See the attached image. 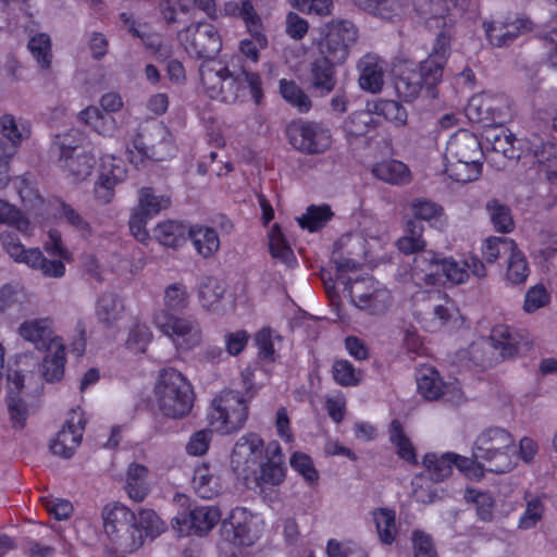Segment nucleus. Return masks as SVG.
I'll use <instances>...</instances> for the list:
<instances>
[{
    "mask_svg": "<svg viewBox=\"0 0 557 557\" xmlns=\"http://www.w3.org/2000/svg\"><path fill=\"white\" fill-rule=\"evenodd\" d=\"M2 246L9 256L16 262L25 263L38 270L47 277H62L65 265L61 260H49L38 248L25 249L20 239L12 233L2 235Z\"/></svg>",
    "mask_w": 557,
    "mask_h": 557,
    "instance_id": "15",
    "label": "nucleus"
},
{
    "mask_svg": "<svg viewBox=\"0 0 557 557\" xmlns=\"http://www.w3.org/2000/svg\"><path fill=\"white\" fill-rule=\"evenodd\" d=\"M165 530L164 522L152 509H140L129 529V535L121 542V548L134 553L145 543L146 537H156Z\"/></svg>",
    "mask_w": 557,
    "mask_h": 557,
    "instance_id": "19",
    "label": "nucleus"
},
{
    "mask_svg": "<svg viewBox=\"0 0 557 557\" xmlns=\"http://www.w3.org/2000/svg\"><path fill=\"white\" fill-rule=\"evenodd\" d=\"M457 4V0H430L429 10L425 12L428 17L425 24L428 27H437L440 22L443 26H449L453 22L451 9Z\"/></svg>",
    "mask_w": 557,
    "mask_h": 557,
    "instance_id": "61",
    "label": "nucleus"
},
{
    "mask_svg": "<svg viewBox=\"0 0 557 557\" xmlns=\"http://www.w3.org/2000/svg\"><path fill=\"white\" fill-rule=\"evenodd\" d=\"M268 457V445L256 433L240 436L234 445L231 466L237 475L244 479L250 478L257 472L258 466Z\"/></svg>",
    "mask_w": 557,
    "mask_h": 557,
    "instance_id": "16",
    "label": "nucleus"
},
{
    "mask_svg": "<svg viewBox=\"0 0 557 557\" xmlns=\"http://www.w3.org/2000/svg\"><path fill=\"white\" fill-rule=\"evenodd\" d=\"M154 399L162 414L172 419H181L191 410L193 388L180 371L165 368L159 372L154 385Z\"/></svg>",
    "mask_w": 557,
    "mask_h": 557,
    "instance_id": "4",
    "label": "nucleus"
},
{
    "mask_svg": "<svg viewBox=\"0 0 557 557\" xmlns=\"http://www.w3.org/2000/svg\"><path fill=\"white\" fill-rule=\"evenodd\" d=\"M423 225L417 221L409 220L406 226L405 235L397 242L398 249L406 253H419L425 247V240L422 237Z\"/></svg>",
    "mask_w": 557,
    "mask_h": 557,
    "instance_id": "57",
    "label": "nucleus"
},
{
    "mask_svg": "<svg viewBox=\"0 0 557 557\" xmlns=\"http://www.w3.org/2000/svg\"><path fill=\"white\" fill-rule=\"evenodd\" d=\"M0 223L15 228L24 236H30L34 225L29 219L15 206L0 199Z\"/></svg>",
    "mask_w": 557,
    "mask_h": 557,
    "instance_id": "52",
    "label": "nucleus"
},
{
    "mask_svg": "<svg viewBox=\"0 0 557 557\" xmlns=\"http://www.w3.org/2000/svg\"><path fill=\"white\" fill-rule=\"evenodd\" d=\"M280 94L286 102L296 108L300 113H306L311 109V99L293 81L281 79Z\"/></svg>",
    "mask_w": 557,
    "mask_h": 557,
    "instance_id": "60",
    "label": "nucleus"
},
{
    "mask_svg": "<svg viewBox=\"0 0 557 557\" xmlns=\"http://www.w3.org/2000/svg\"><path fill=\"white\" fill-rule=\"evenodd\" d=\"M199 75L205 92L211 99L227 104L249 99L259 103L263 96L259 74L234 62L205 61L199 67Z\"/></svg>",
    "mask_w": 557,
    "mask_h": 557,
    "instance_id": "1",
    "label": "nucleus"
},
{
    "mask_svg": "<svg viewBox=\"0 0 557 557\" xmlns=\"http://www.w3.org/2000/svg\"><path fill=\"white\" fill-rule=\"evenodd\" d=\"M124 311V301L116 293L103 292L96 299L95 315L104 327L114 326L122 320Z\"/></svg>",
    "mask_w": 557,
    "mask_h": 557,
    "instance_id": "36",
    "label": "nucleus"
},
{
    "mask_svg": "<svg viewBox=\"0 0 557 557\" xmlns=\"http://www.w3.org/2000/svg\"><path fill=\"white\" fill-rule=\"evenodd\" d=\"M441 264L432 250H423L413 258L411 267V278L417 285H436L441 282Z\"/></svg>",
    "mask_w": 557,
    "mask_h": 557,
    "instance_id": "33",
    "label": "nucleus"
},
{
    "mask_svg": "<svg viewBox=\"0 0 557 557\" xmlns=\"http://www.w3.org/2000/svg\"><path fill=\"white\" fill-rule=\"evenodd\" d=\"M530 149L540 165V174L552 183L557 182V148L555 145L535 138L531 143Z\"/></svg>",
    "mask_w": 557,
    "mask_h": 557,
    "instance_id": "41",
    "label": "nucleus"
},
{
    "mask_svg": "<svg viewBox=\"0 0 557 557\" xmlns=\"http://www.w3.org/2000/svg\"><path fill=\"white\" fill-rule=\"evenodd\" d=\"M188 304L189 293L187 287L181 282H175L164 288L163 308L159 310H166L171 313L180 312L186 309Z\"/></svg>",
    "mask_w": 557,
    "mask_h": 557,
    "instance_id": "58",
    "label": "nucleus"
},
{
    "mask_svg": "<svg viewBox=\"0 0 557 557\" xmlns=\"http://www.w3.org/2000/svg\"><path fill=\"white\" fill-rule=\"evenodd\" d=\"M247 400L239 392L225 389L212 400L210 424L223 434L236 432L247 419Z\"/></svg>",
    "mask_w": 557,
    "mask_h": 557,
    "instance_id": "9",
    "label": "nucleus"
},
{
    "mask_svg": "<svg viewBox=\"0 0 557 557\" xmlns=\"http://www.w3.org/2000/svg\"><path fill=\"white\" fill-rule=\"evenodd\" d=\"M120 18L127 30L134 37L140 38L145 47L149 49L157 59L165 60L171 55L170 46L163 44L158 35L149 33L146 23L136 21L131 14L125 12L121 13Z\"/></svg>",
    "mask_w": 557,
    "mask_h": 557,
    "instance_id": "34",
    "label": "nucleus"
},
{
    "mask_svg": "<svg viewBox=\"0 0 557 557\" xmlns=\"http://www.w3.org/2000/svg\"><path fill=\"white\" fill-rule=\"evenodd\" d=\"M337 280L345 284L351 304L367 314L383 315L393 304L391 292L373 277L344 282L342 276H338Z\"/></svg>",
    "mask_w": 557,
    "mask_h": 557,
    "instance_id": "8",
    "label": "nucleus"
},
{
    "mask_svg": "<svg viewBox=\"0 0 557 557\" xmlns=\"http://www.w3.org/2000/svg\"><path fill=\"white\" fill-rule=\"evenodd\" d=\"M32 136V123L22 115H0V189L10 181V162Z\"/></svg>",
    "mask_w": 557,
    "mask_h": 557,
    "instance_id": "7",
    "label": "nucleus"
},
{
    "mask_svg": "<svg viewBox=\"0 0 557 557\" xmlns=\"http://www.w3.org/2000/svg\"><path fill=\"white\" fill-rule=\"evenodd\" d=\"M335 63L326 55L319 54L310 67V83L313 89L319 90L321 95L331 92L335 87L334 66Z\"/></svg>",
    "mask_w": 557,
    "mask_h": 557,
    "instance_id": "40",
    "label": "nucleus"
},
{
    "mask_svg": "<svg viewBox=\"0 0 557 557\" xmlns=\"http://www.w3.org/2000/svg\"><path fill=\"white\" fill-rule=\"evenodd\" d=\"M426 475L431 481L441 482L453 473V462L450 453L437 455L429 453L423 457Z\"/></svg>",
    "mask_w": 557,
    "mask_h": 557,
    "instance_id": "53",
    "label": "nucleus"
},
{
    "mask_svg": "<svg viewBox=\"0 0 557 557\" xmlns=\"http://www.w3.org/2000/svg\"><path fill=\"white\" fill-rule=\"evenodd\" d=\"M85 137L83 132L77 128H70L60 133L54 138V147L59 150L60 161H65L73 156L74 151L79 148Z\"/></svg>",
    "mask_w": 557,
    "mask_h": 557,
    "instance_id": "64",
    "label": "nucleus"
},
{
    "mask_svg": "<svg viewBox=\"0 0 557 557\" xmlns=\"http://www.w3.org/2000/svg\"><path fill=\"white\" fill-rule=\"evenodd\" d=\"M188 230L182 222L168 220L156 225L153 237L160 245L176 249L186 242Z\"/></svg>",
    "mask_w": 557,
    "mask_h": 557,
    "instance_id": "42",
    "label": "nucleus"
},
{
    "mask_svg": "<svg viewBox=\"0 0 557 557\" xmlns=\"http://www.w3.org/2000/svg\"><path fill=\"white\" fill-rule=\"evenodd\" d=\"M49 208L58 219L73 227L82 237L91 235L92 228L89 222L71 205L61 199H54L49 202Z\"/></svg>",
    "mask_w": 557,
    "mask_h": 557,
    "instance_id": "46",
    "label": "nucleus"
},
{
    "mask_svg": "<svg viewBox=\"0 0 557 557\" xmlns=\"http://www.w3.org/2000/svg\"><path fill=\"white\" fill-rule=\"evenodd\" d=\"M527 17L506 16L484 23L486 37L491 45L504 47L511 44L520 34L531 29Z\"/></svg>",
    "mask_w": 557,
    "mask_h": 557,
    "instance_id": "22",
    "label": "nucleus"
},
{
    "mask_svg": "<svg viewBox=\"0 0 557 557\" xmlns=\"http://www.w3.org/2000/svg\"><path fill=\"white\" fill-rule=\"evenodd\" d=\"M124 490L132 500L141 503L150 493L148 468L137 462L129 463L125 474Z\"/></svg>",
    "mask_w": 557,
    "mask_h": 557,
    "instance_id": "38",
    "label": "nucleus"
},
{
    "mask_svg": "<svg viewBox=\"0 0 557 557\" xmlns=\"http://www.w3.org/2000/svg\"><path fill=\"white\" fill-rule=\"evenodd\" d=\"M95 159L91 154H76L63 161V169L75 183L85 181L90 176L94 169Z\"/></svg>",
    "mask_w": 557,
    "mask_h": 557,
    "instance_id": "63",
    "label": "nucleus"
},
{
    "mask_svg": "<svg viewBox=\"0 0 557 557\" xmlns=\"http://www.w3.org/2000/svg\"><path fill=\"white\" fill-rule=\"evenodd\" d=\"M416 379L419 394L428 400L443 399L447 403L458 404L462 399L459 383L457 381L444 382L433 367L420 368Z\"/></svg>",
    "mask_w": 557,
    "mask_h": 557,
    "instance_id": "18",
    "label": "nucleus"
},
{
    "mask_svg": "<svg viewBox=\"0 0 557 557\" xmlns=\"http://www.w3.org/2000/svg\"><path fill=\"white\" fill-rule=\"evenodd\" d=\"M28 50L41 69H49L52 60L51 39L46 33H37L28 40Z\"/></svg>",
    "mask_w": 557,
    "mask_h": 557,
    "instance_id": "62",
    "label": "nucleus"
},
{
    "mask_svg": "<svg viewBox=\"0 0 557 557\" xmlns=\"http://www.w3.org/2000/svg\"><path fill=\"white\" fill-rule=\"evenodd\" d=\"M290 145L306 154H321L332 146L330 128L312 121H298L287 128Z\"/></svg>",
    "mask_w": 557,
    "mask_h": 557,
    "instance_id": "13",
    "label": "nucleus"
},
{
    "mask_svg": "<svg viewBox=\"0 0 557 557\" xmlns=\"http://www.w3.org/2000/svg\"><path fill=\"white\" fill-rule=\"evenodd\" d=\"M14 186L24 206L33 211L35 215L45 218L49 214V203L46 205L38 189L28 177L25 175L16 177L14 180Z\"/></svg>",
    "mask_w": 557,
    "mask_h": 557,
    "instance_id": "44",
    "label": "nucleus"
},
{
    "mask_svg": "<svg viewBox=\"0 0 557 557\" xmlns=\"http://www.w3.org/2000/svg\"><path fill=\"white\" fill-rule=\"evenodd\" d=\"M46 355L39 366L42 382L55 383L63 379L65 372L66 354L64 342L45 350Z\"/></svg>",
    "mask_w": 557,
    "mask_h": 557,
    "instance_id": "37",
    "label": "nucleus"
},
{
    "mask_svg": "<svg viewBox=\"0 0 557 557\" xmlns=\"http://www.w3.org/2000/svg\"><path fill=\"white\" fill-rule=\"evenodd\" d=\"M359 86L361 89L376 94L382 90L386 63L373 53L364 54L358 62Z\"/></svg>",
    "mask_w": 557,
    "mask_h": 557,
    "instance_id": "31",
    "label": "nucleus"
},
{
    "mask_svg": "<svg viewBox=\"0 0 557 557\" xmlns=\"http://www.w3.org/2000/svg\"><path fill=\"white\" fill-rule=\"evenodd\" d=\"M221 512L218 507L207 505L195 507L188 518L176 516L172 519L173 529L180 534L188 533L189 530L198 535L207 534L220 521Z\"/></svg>",
    "mask_w": 557,
    "mask_h": 557,
    "instance_id": "25",
    "label": "nucleus"
},
{
    "mask_svg": "<svg viewBox=\"0 0 557 557\" xmlns=\"http://www.w3.org/2000/svg\"><path fill=\"white\" fill-rule=\"evenodd\" d=\"M224 284L216 277L207 276L202 278L198 288L200 305L207 311L221 315L227 310L224 304Z\"/></svg>",
    "mask_w": 557,
    "mask_h": 557,
    "instance_id": "35",
    "label": "nucleus"
},
{
    "mask_svg": "<svg viewBox=\"0 0 557 557\" xmlns=\"http://www.w3.org/2000/svg\"><path fill=\"white\" fill-rule=\"evenodd\" d=\"M523 343L522 335L508 325L495 326L490 337L471 346L472 359L482 367H491L500 360L516 356Z\"/></svg>",
    "mask_w": 557,
    "mask_h": 557,
    "instance_id": "6",
    "label": "nucleus"
},
{
    "mask_svg": "<svg viewBox=\"0 0 557 557\" xmlns=\"http://www.w3.org/2000/svg\"><path fill=\"white\" fill-rule=\"evenodd\" d=\"M25 301L26 295L18 286L8 284L0 288V311L24 315L26 313Z\"/></svg>",
    "mask_w": 557,
    "mask_h": 557,
    "instance_id": "56",
    "label": "nucleus"
},
{
    "mask_svg": "<svg viewBox=\"0 0 557 557\" xmlns=\"http://www.w3.org/2000/svg\"><path fill=\"white\" fill-rule=\"evenodd\" d=\"M17 333L37 350H46L63 342L62 337L55 334L50 318L26 320L18 326Z\"/></svg>",
    "mask_w": 557,
    "mask_h": 557,
    "instance_id": "26",
    "label": "nucleus"
},
{
    "mask_svg": "<svg viewBox=\"0 0 557 557\" xmlns=\"http://www.w3.org/2000/svg\"><path fill=\"white\" fill-rule=\"evenodd\" d=\"M251 39H243L239 42V51L253 63L258 62L259 51L268 46V38L264 34L262 21L247 27Z\"/></svg>",
    "mask_w": 557,
    "mask_h": 557,
    "instance_id": "55",
    "label": "nucleus"
},
{
    "mask_svg": "<svg viewBox=\"0 0 557 557\" xmlns=\"http://www.w3.org/2000/svg\"><path fill=\"white\" fill-rule=\"evenodd\" d=\"M170 206L171 197L165 194H156L150 187H141L138 190V205L135 209L150 219Z\"/></svg>",
    "mask_w": 557,
    "mask_h": 557,
    "instance_id": "49",
    "label": "nucleus"
},
{
    "mask_svg": "<svg viewBox=\"0 0 557 557\" xmlns=\"http://www.w3.org/2000/svg\"><path fill=\"white\" fill-rule=\"evenodd\" d=\"M256 486L261 493L268 488L278 486L285 480L284 455L276 441L268 443V457L258 466V470L251 473Z\"/></svg>",
    "mask_w": 557,
    "mask_h": 557,
    "instance_id": "20",
    "label": "nucleus"
},
{
    "mask_svg": "<svg viewBox=\"0 0 557 557\" xmlns=\"http://www.w3.org/2000/svg\"><path fill=\"white\" fill-rule=\"evenodd\" d=\"M253 520V515L246 508L236 507L232 509L228 517L222 522L221 540L234 547L252 545L259 536Z\"/></svg>",
    "mask_w": 557,
    "mask_h": 557,
    "instance_id": "17",
    "label": "nucleus"
},
{
    "mask_svg": "<svg viewBox=\"0 0 557 557\" xmlns=\"http://www.w3.org/2000/svg\"><path fill=\"white\" fill-rule=\"evenodd\" d=\"M177 37L188 54L208 59L207 61L213 60L222 48L220 34L207 22L190 24L182 29Z\"/></svg>",
    "mask_w": 557,
    "mask_h": 557,
    "instance_id": "14",
    "label": "nucleus"
},
{
    "mask_svg": "<svg viewBox=\"0 0 557 557\" xmlns=\"http://www.w3.org/2000/svg\"><path fill=\"white\" fill-rule=\"evenodd\" d=\"M269 250L276 261L292 268L297 263L295 255L285 239L280 226L274 224L269 232Z\"/></svg>",
    "mask_w": 557,
    "mask_h": 557,
    "instance_id": "51",
    "label": "nucleus"
},
{
    "mask_svg": "<svg viewBox=\"0 0 557 557\" xmlns=\"http://www.w3.org/2000/svg\"><path fill=\"white\" fill-rule=\"evenodd\" d=\"M78 119L103 137H112L117 128L116 120L110 113L95 106L81 111Z\"/></svg>",
    "mask_w": 557,
    "mask_h": 557,
    "instance_id": "43",
    "label": "nucleus"
},
{
    "mask_svg": "<svg viewBox=\"0 0 557 557\" xmlns=\"http://www.w3.org/2000/svg\"><path fill=\"white\" fill-rule=\"evenodd\" d=\"M423 69V63L419 69L414 65L406 66L395 81V89L405 101H412L420 94L422 86L428 89L433 88L438 82H431L429 75Z\"/></svg>",
    "mask_w": 557,
    "mask_h": 557,
    "instance_id": "29",
    "label": "nucleus"
},
{
    "mask_svg": "<svg viewBox=\"0 0 557 557\" xmlns=\"http://www.w3.org/2000/svg\"><path fill=\"white\" fill-rule=\"evenodd\" d=\"M38 363L32 356H21L5 375V406L13 429L22 430L41 395L44 382L37 373Z\"/></svg>",
    "mask_w": 557,
    "mask_h": 557,
    "instance_id": "2",
    "label": "nucleus"
},
{
    "mask_svg": "<svg viewBox=\"0 0 557 557\" xmlns=\"http://www.w3.org/2000/svg\"><path fill=\"white\" fill-rule=\"evenodd\" d=\"M524 509L519 516L517 529L529 531L535 529L546 512V497L544 495L525 492L523 496Z\"/></svg>",
    "mask_w": 557,
    "mask_h": 557,
    "instance_id": "39",
    "label": "nucleus"
},
{
    "mask_svg": "<svg viewBox=\"0 0 557 557\" xmlns=\"http://www.w3.org/2000/svg\"><path fill=\"white\" fill-rule=\"evenodd\" d=\"M359 38L357 26L349 20L332 21L326 26L325 37L319 44V54L335 63H344Z\"/></svg>",
    "mask_w": 557,
    "mask_h": 557,
    "instance_id": "12",
    "label": "nucleus"
},
{
    "mask_svg": "<svg viewBox=\"0 0 557 557\" xmlns=\"http://www.w3.org/2000/svg\"><path fill=\"white\" fill-rule=\"evenodd\" d=\"M373 175L386 183L394 185L407 184L410 182L408 166L398 160H384L372 168Z\"/></svg>",
    "mask_w": 557,
    "mask_h": 557,
    "instance_id": "48",
    "label": "nucleus"
},
{
    "mask_svg": "<svg viewBox=\"0 0 557 557\" xmlns=\"http://www.w3.org/2000/svg\"><path fill=\"white\" fill-rule=\"evenodd\" d=\"M444 159L483 161V152L478 137L468 131H458L447 141Z\"/></svg>",
    "mask_w": 557,
    "mask_h": 557,
    "instance_id": "30",
    "label": "nucleus"
},
{
    "mask_svg": "<svg viewBox=\"0 0 557 557\" xmlns=\"http://www.w3.org/2000/svg\"><path fill=\"white\" fill-rule=\"evenodd\" d=\"M454 22L455 20L453 18L451 24L446 27L443 26L442 22H440L437 27H429L430 29H440L429 57L422 62L423 69L426 71L425 73L429 75V79L431 78V82H440L442 78L444 66L450 54Z\"/></svg>",
    "mask_w": 557,
    "mask_h": 557,
    "instance_id": "23",
    "label": "nucleus"
},
{
    "mask_svg": "<svg viewBox=\"0 0 557 557\" xmlns=\"http://www.w3.org/2000/svg\"><path fill=\"white\" fill-rule=\"evenodd\" d=\"M456 313L453 301L438 289L420 292L414 297V315L430 332L442 329Z\"/></svg>",
    "mask_w": 557,
    "mask_h": 557,
    "instance_id": "10",
    "label": "nucleus"
},
{
    "mask_svg": "<svg viewBox=\"0 0 557 557\" xmlns=\"http://www.w3.org/2000/svg\"><path fill=\"white\" fill-rule=\"evenodd\" d=\"M193 487L205 499L219 496L224 490L222 469L215 463H201L194 470Z\"/></svg>",
    "mask_w": 557,
    "mask_h": 557,
    "instance_id": "28",
    "label": "nucleus"
},
{
    "mask_svg": "<svg viewBox=\"0 0 557 557\" xmlns=\"http://www.w3.org/2000/svg\"><path fill=\"white\" fill-rule=\"evenodd\" d=\"M104 532L121 546L129 532L133 521H136V515L121 503H111L103 507L102 512Z\"/></svg>",
    "mask_w": 557,
    "mask_h": 557,
    "instance_id": "27",
    "label": "nucleus"
},
{
    "mask_svg": "<svg viewBox=\"0 0 557 557\" xmlns=\"http://www.w3.org/2000/svg\"><path fill=\"white\" fill-rule=\"evenodd\" d=\"M483 161L445 160V173L459 183H468L480 177Z\"/></svg>",
    "mask_w": 557,
    "mask_h": 557,
    "instance_id": "50",
    "label": "nucleus"
},
{
    "mask_svg": "<svg viewBox=\"0 0 557 557\" xmlns=\"http://www.w3.org/2000/svg\"><path fill=\"white\" fill-rule=\"evenodd\" d=\"M372 516L380 541L386 545L394 543L397 535L395 511L388 508H377Z\"/></svg>",
    "mask_w": 557,
    "mask_h": 557,
    "instance_id": "54",
    "label": "nucleus"
},
{
    "mask_svg": "<svg viewBox=\"0 0 557 557\" xmlns=\"http://www.w3.org/2000/svg\"><path fill=\"white\" fill-rule=\"evenodd\" d=\"M85 423L83 414L74 410L65 425L51 441L50 449L52 454L62 458H71L82 442Z\"/></svg>",
    "mask_w": 557,
    "mask_h": 557,
    "instance_id": "24",
    "label": "nucleus"
},
{
    "mask_svg": "<svg viewBox=\"0 0 557 557\" xmlns=\"http://www.w3.org/2000/svg\"><path fill=\"white\" fill-rule=\"evenodd\" d=\"M172 134L154 120L141 122L131 138L128 160L139 166L145 160L162 161L173 154Z\"/></svg>",
    "mask_w": 557,
    "mask_h": 557,
    "instance_id": "5",
    "label": "nucleus"
},
{
    "mask_svg": "<svg viewBox=\"0 0 557 557\" xmlns=\"http://www.w3.org/2000/svg\"><path fill=\"white\" fill-rule=\"evenodd\" d=\"M152 323L182 350H190L201 342L200 325L190 318L177 317L166 310H156Z\"/></svg>",
    "mask_w": 557,
    "mask_h": 557,
    "instance_id": "11",
    "label": "nucleus"
},
{
    "mask_svg": "<svg viewBox=\"0 0 557 557\" xmlns=\"http://www.w3.org/2000/svg\"><path fill=\"white\" fill-rule=\"evenodd\" d=\"M377 126V117L369 110L352 112L344 122L343 129L346 138L354 139L366 136Z\"/></svg>",
    "mask_w": 557,
    "mask_h": 557,
    "instance_id": "47",
    "label": "nucleus"
},
{
    "mask_svg": "<svg viewBox=\"0 0 557 557\" xmlns=\"http://www.w3.org/2000/svg\"><path fill=\"white\" fill-rule=\"evenodd\" d=\"M503 98L483 92L471 97L466 108L467 116L478 123H493L502 117Z\"/></svg>",
    "mask_w": 557,
    "mask_h": 557,
    "instance_id": "32",
    "label": "nucleus"
},
{
    "mask_svg": "<svg viewBox=\"0 0 557 557\" xmlns=\"http://www.w3.org/2000/svg\"><path fill=\"white\" fill-rule=\"evenodd\" d=\"M530 274L524 253L516 248L507 256L506 280L513 285L523 284Z\"/></svg>",
    "mask_w": 557,
    "mask_h": 557,
    "instance_id": "59",
    "label": "nucleus"
},
{
    "mask_svg": "<svg viewBox=\"0 0 557 557\" xmlns=\"http://www.w3.org/2000/svg\"><path fill=\"white\" fill-rule=\"evenodd\" d=\"M475 460L493 473H507L518 466L517 443L513 434L502 426L482 430L472 444Z\"/></svg>",
    "mask_w": 557,
    "mask_h": 557,
    "instance_id": "3",
    "label": "nucleus"
},
{
    "mask_svg": "<svg viewBox=\"0 0 557 557\" xmlns=\"http://www.w3.org/2000/svg\"><path fill=\"white\" fill-rule=\"evenodd\" d=\"M125 178L126 169L121 159L111 154L102 157L94 188L95 198L101 203H109L114 196L115 186Z\"/></svg>",
    "mask_w": 557,
    "mask_h": 557,
    "instance_id": "21",
    "label": "nucleus"
},
{
    "mask_svg": "<svg viewBox=\"0 0 557 557\" xmlns=\"http://www.w3.org/2000/svg\"><path fill=\"white\" fill-rule=\"evenodd\" d=\"M188 237L196 251L203 258H210L220 249V238L216 231L203 225H193Z\"/></svg>",
    "mask_w": 557,
    "mask_h": 557,
    "instance_id": "45",
    "label": "nucleus"
}]
</instances>
